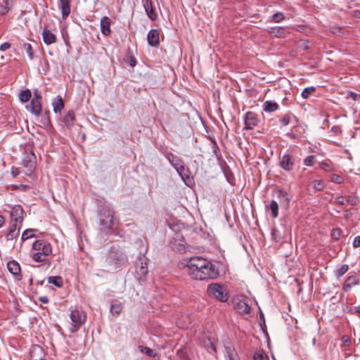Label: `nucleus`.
<instances>
[{
	"instance_id": "nucleus-1",
	"label": "nucleus",
	"mask_w": 360,
	"mask_h": 360,
	"mask_svg": "<svg viewBox=\"0 0 360 360\" xmlns=\"http://www.w3.org/2000/svg\"><path fill=\"white\" fill-rule=\"evenodd\" d=\"M187 274L195 280L215 279L219 271L209 260L201 257H193L186 262Z\"/></svg>"
},
{
	"instance_id": "nucleus-2",
	"label": "nucleus",
	"mask_w": 360,
	"mask_h": 360,
	"mask_svg": "<svg viewBox=\"0 0 360 360\" xmlns=\"http://www.w3.org/2000/svg\"><path fill=\"white\" fill-rule=\"evenodd\" d=\"M34 252L32 259L37 262H45L52 252V248L49 243L44 240H37L32 244Z\"/></svg>"
},
{
	"instance_id": "nucleus-3",
	"label": "nucleus",
	"mask_w": 360,
	"mask_h": 360,
	"mask_svg": "<svg viewBox=\"0 0 360 360\" xmlns=\"http://www.w3.org/2000/svg\"><path fill=\"white\" fill-rule=\"evenodd\" d=\"M207 293L210 297L221 302H226L229 297L227 290L224 286L218 283L210 284L207 286Z\"/></svg>"
},
{
	"instance_id": "nucleus-4",
	"label": "nucleus",
	"mask_w": 360,
	"mask_h": 360,
	"mask_svg": "<svg viewBox=\"0 0 360 360\" xmlns=\"http://www.w3.org/2000/svg\"><path fill=\"white\" fill-rule=\"evenodd\" d=\"M107 262L113 269L116 270L127 262V257L122 250L112 249L108 255Z\"/></svg>"
},
{
	"instance_id": "nucleus-5",
	"label": "nucleus",
	"mask_w": 360,
	"mask_h": 360,
	"mask_svg": "<svg viewBox=\"0 0 360 360\" xmlns=\"http://www.w3.org/2000/svg\"><path fill=\"white\" fill-rule=\"evenodd\" d=\"M101 224L107 229L113 225V212L110 209H104L101 213Z\"/></svg>"
},
{
	"instance_id": "nucleus-6",
	"label": "nucleus",
	"mask_w": 360,
	"mask_h": 360,
	"mask_svg": "<svg viewBox=\"0 0 360 360\" xmlns=\"http://www.w3.org/2000/svg\"><path fill=\"white\" fill-rule=\"evenodd\" d=\"M11 218V223H16L21 226L23 220V209L20 205H16L12 207Z\"/></svg>"
},
{
	"instance_id": "nucleus-7",
	"label": "nucleus",
	"mask_w": 360,
	"mask_h": 360,
	"mask_svg": "<svg viewBox=\"0 0 360 360\" xmlns=\"http://www.w3.org/2000/svg\"><path fill=\"white\" fill-rule=\"evenodd\" d=\"M86 316L77 309L72 311L70 319L73 323L75 330H77L85 321Z\"/></svg>"
},
{
	"instance_id": "nucleus-8",
	"label": "nucleus",
	"mask_w": 360,
	"mask_h": 360,
	"mask_svg": "<svg viewBox=\"0 0 360 360\" xmlns=\"http://www.w3.org/2000/svg\"><path fill=\"white\" fill-rule=\"evenodd\" d=\"M279 165L284 170L291 171L295 165V158L290 155H283L280 158Z\"/></svg>"
},
{
	"instance_id": "nucleus-9",
	"label": "nucleus",
	"mask_w": 360,
	"mask_h": 360,
	"mask_svg": "<svg viewBox=\"0 0 360 360\" xmlns=\"http://www.w3.org/2000/svg\"><path fill=\"white\" fill-rule=\"evenodd\" d=\"M41 96L35 92L30 105L31 112L37 116L41 112Z\"/></svg>"
},
{
	"instance_id": "nucleus-10",
	"label": "nucleus",
	"mask_w": 360,
	"mask_h": 360,
	"mask_svg": "<svg viewBox=\"0 0 360 360\" xmlns=\"http://www.w3.org/2000/svg\"><path fill=\"white\" fill-rule=\"evenodd\" d=\"M44 349L39 345H33L30 352V360H45Z\"/></svg>"
},
{
	"instance_id": "nucleus-11",
	"label": "nucleus",
	"mask_w": 360,
	"mask_h": 360,
	"mask_svg": "<svg viewBox=\"0 0 360 360\" xmlns=\"http://www.w3.org/2000/svg\"><path fill=\"white\" fill-rule=\"evenodd\" d=\"M143 6L148 17L151 20H155L157 19V13L153 8V4L152 0H141Z\"/></svg>"
},
{
	"instance_id": "nucleus-12",
	"label": "nucleus",
	"mask_w": 360,
	"mask_h": 360,
	"mask_svg": "<svg viewBox=\"0 0 360 360\" xmlns=\"http://www.w3.org/2000/svg\"><path fill=\"white\" fill-rule=\"evenodd\" d=\"M258 124V118L253 112H248L245 118V128L246 129H252Z\"/></svg>"
},
{
	"instance_id": "nucleus-13",
	"label": "nucleus",
	"mask_w": 360,
	"mask_h": 360,
	"mask_svg": "<svg viewBox=\"0 0 360 360\" xmlns=\"http://www.w3.org/2000/svg\"><path fill=\"white\" fill-rule=\"evenodd\" d=\"M234 309L240 314H247L250 312V307L244 300L236 299L234 300Z\"/></svg>"
},
{
	"instance_id": "nucleus-14",
	"label": "nucleus",
	"mask_w": 360,
	"mask_h": 360,
	"mask_svg": "<svg viewBox=\"0 0 360 360\" xmlns=\"http://www.w3.org/2000/svg\"><path fill=\"white\" fill-rule=\"evenodd\" d=\"M290 32V28L285 27H273L269 30V34L279 38L285 37Z\"/></svg>"
},
{
	"instance_id": "nucleus-15",
	"label": "nucleus",
	"mask_w": 360,
	"mask_h": 360,
	"mask_svg": "<svg viewBox=\"0 0 360 360\" xmlns=\"http://www.w3.org/2000/svg\"><path fill=\"white\" fill-rule=\"evenodd\" d=\"M20 225L17 224L16 223H11L8 232L6 235V238L7 240H11L18 237L19 235V232L20 230Z\"/></svg>"
},
{
	"instance_id": "nucleus-16",
	"label": "nucleus",
	"mask_w": 360,
	"mask_h": 360,
	"mask_svg": "<svg viewBox=\"0 0 360 360\" xmlns=\"http://www.w3.org/2000/svg\"><path fill=\"white\" fill-rule=\"evenodd\" d=\"M148 42L154 47H157L160 44V32L158 30L153 29L148 34Z\"/></svg>"
},
{
	"instance_id": "nucleus-17",
	"label": "nucleus",
	"mask_w": 360,
	"mask_h": 360,
	"mask_svg": "<svg viewBox=\"0 0 360 360\" xmlns=\"http://www.w3.org/2000/svg\"><path fill=\"white\" fill-rule=\"evenodd\" d=\"M358 202V199L356 197L348 195V196H339L335 199V202L340 205H355Z\"/></svg>"
},
{
	"instance_id": "nucleus-18",
	"label": "nucleus",
	"mask_w": 360,
	"mask_h": 360,
	"mask_svg": "<svg viewBox=\"0 0 360 360\" xmlns=\"http://www.w3.org/2000/svg\"><path fill=\"white\" fill-rule=\"evenodd\" d=\"M42 38L46 45L54 44L57 39L56 34L46 27L43 30Z\"/></svg>"
},
{
	"instance_id": "nucleus-19",
	"label": "nucleus",
	"mask_w": 360,
	"mask_h": 360,
	"mask_svg": "<svg viewBox=\"0 0 360 360\" xmlns=\"http://www.w3.org/2000/svg\"><path fill=\"white\" fill-rule=\"evenodd\" d=\"M148 272V259L143 258L141 259L140 266L136 269V274L139 276V279H142L147 276Z\"/></svg>"
},
{
	"instance_id": "nucleus-20",
	"label": "nucleus",
	"mask_w": 360,
	"mask_h": 360,
	"mask_svg": "<svg viewBox=\"0 0 360 360\" xmlns=\"http://www.w3.org/2000/svg\"><path fill=\"white\" fill-rule=\"evenodd\" d=\"M110 19L104 16L101 19V31L102 34L105 36H108L110 34Z\"/></svg>"
},
{
	"instance_id": "nucleus-21",
	"label": "nucleus",
	"mask_w": 360,
	"mask_h": 360,
	"mask_svg": "<svg viewBox=\"0 0 360 360\" xmlns=\"http://www.w3.org/2000/svg\"><path fill=\"white\" fill-rule=\"evenodd\" d=\"M59 8L62 11V18L65 20L70 13V0H60Z\"/></svg>"
},
{
	"instance_id": "nucleus-22",
	"label": "nucleus",
	"mask_w": 360,
	"mask_h": 360,
	"mask_svg": "<svg viewBox=\"0 0 360 360\" xmlns=\"http://www.w3.org/2000/svg\"><path fill=\"white\" fill-rule=\"evenodd\" d=\"M359 283V278L356 276H349L343 284V290L345 292L349 291L352 288Z\"/></svg>"
},
{
	"instance_id": "nucleus-23",
	"label": "nucleus",
	"mask_w": 360,
	"mask_h": 360,
	"mask_svg": "<svg viewBox=\"0 0 360 360\" xmlns=\"http://www.w3.org/2000/svg\"><path fill=\"white\" fill-rule=\"evenodd\" d=\"M202 343L208 352L216 353V347L214 346V339L210 337H206L203 339Z\"/></svg>"
},
{
	"instance_id": "nucleus-24",
	"label": "nucleus",
	"mask_w": 360,
	"mask_h": 360,
	"mask_svg": "<svg viewBox=\"0 0 360 360\" xmlns=\"http://www.w3.org/2000/svg\"><path fill=\"white\" fill-rule=\"evenodd\" d=\"M225 349L228 360H240L236 349L232 345H226Z\"/></svg>"
},
{
	"instance_id": "nucleus-25",
	"label": "nucleus",
	"mask_w": 360,
	"mask_h": 360,
	"mask_svg": "<svg viewBox=\"0 0 360 360\" xmlns=\"http://www.w3.org/2000/svg\"><path fill=\"white\" fill-rule=\"evenodd\" d=\"M75 120V113L73 111H69L64 116L63 122L65 126L68 128L72 127L74 125V122Z\"/></svg>"
},
{
	"instance_id": "nucleus-26",
	"label": "nucleus",
	"mask_w": 360,
	"mask_h": 360,
	"mask_svg": "<svg viewBox=\"0 0 360 360\" xmlns=\"http://www.w3.org/2000/svg\"><path fill=\"white\" fill-rule=\"evenodd\" d=\"M180 241L183 242V240H178L176 238H173V240H171L170 243H169L170 248L172 250H176L179 252L184 251L185 250L184 245L182 243H180Z\"/></svg>"
},
{
	"instance_id": "nucleus-27",
	"label": "nucleus",
	"mask_w": 360,
	"mask_h": 360,
	"mask_svg": "<svg viewBox=\"0 0 360 360\" xmlns=\"http://www.w3.org/2000/svg\"><path fill=\"white\" fill-rule=\"evenodd\" d=\"M263 108L265 112H271L278 109V105L276 102L266 101L264 102Z\"/></svg>"
},
{
	"instance_id": "nucleus-28",
	"label": "nucleus",
	"mask_w": 360,
	"mask_h": 360,
	"mask_svg": "<svg viewBox=\"0 0 360 360\" xmlns=\"http://www.w3.org/2000/svg\"><path fill=\"white\" fill-rule=\"evenodd\" d=\"M7 267L8 271L13 275H18L20 271V265L15 261H11L8 262Z\"/></svg>"
},
{
	"instance_id": "nucleus-29",
	"label": "nucleus",
	"mask_w": 360,
	"mask_h": 360,
	"mask_svg": "<svg viewBox=\"0 0 360 360\" xmlns=\"http://www.w3.org/2000/svg\"><path fill=\"white\" fill-rule=\"evenodd\" d=\"M166 157L169 162L171 163V165L175 168L178 165H179L181 163H182V161L181 159H179L178 157L175 156L172 153H168L166 155Z\"/></svg>"
},
{
	"instance_id": "nucleus-30",
	"label": "nucleus",
	"mask_w": 360,
	"mask_h": 360,
	"mask_svg": "<svg viewBox=\"0 0 360 360\" xmlns=\"http://www.w3.org/2000/svg\"><path fill=\"white\" fill-rule=\"evenodd\" d=\"M53 111L55 112H60L62 109L64 108L63 101L61 97L58 96L57 98L53 103Z\"/></svg>"
},
{
	"instance_id": "nucleus-31",
	"label": "nucleus",
	"mask_w": 360,
	"mask_h": 360,
	"mask_svg": "<svg viewBox=\"0 0 360 360\" xmlns=\"http://www.w3.org/2000/svg\"><path fill=\"white\" fill-rule=\"evenodd\" d=\"M278 198L281 204H283L285 206L288 205L290 198L285 191L281 190L279 191L278 193Z\"/></svg>"
},
{
	"instance_id": "nucleus-32",
	"label": "nucleus",
	"mask_w": 360,
	"mask_h": 360,
	"mask_svg": "<svg viewBox=\"0 0 360 360\" xmlns=\"http://www.w3.org/2000/svg\"><path fill=\"white\" fill-rule=\"evenodd\" d=\"M32 96L30 90L26 89L19 93V99L22 103L27 102Z\"/></svg>"
},
{
	"instance_id": "nucleus-33",
	"label": "nucleus",
	"mask_w": 360,
	"mask_h": 360,
	"mask_svg": "<svg viewBox=\"0 0 360 360\" xmlns=\"http://www.w3.org/2000/svg\"><path fill=\"white\" fill-rule=\"evenodd\" d=\"M269 209L271 211V214L274 218H276L278 216V205L275 200H271L269 205Z\"/></svg>"
},
{
	"instance_id": "nucleus-34",
	"label": "nucleus",
	"mask_w": 360,
	"mask_h": 360,
	"mask_svg": "<svg viewBox=\"0 0 360 360\" xmlns=\"http://www.w3.org/2000/svg\"><path fill=\"white\" fill-rule=\"evenodd\" d=\"M48 281L49 283H52L57 287L63 285V279L60 276H49Z\"/></svg>"
},
{
	"instance_id": "nucleus-35",
	"label": "nucleus",
	"mask_w": 360,
	"mask_h": 360,
	"mask_svg": "<svg viewBox=\"0 0 360 360\" xmlns=\"http://www.w3.org/2000/svg\"><path fill=\"white\" fill-rule=\"evenodd\" d=\"M122 306L120 303L111 304L110 311L115 316H118L122 311Z\"/></svg>"
},
{
	"instance_id": "nucleus-36",
	"label": "nucleus",
	"mask_w": 360,
	"mask_h": 360,
	"mask_svg": "<svg viewBox=\"0 0 360 360\" xmlns=\"http://www.w3.org/2000/svg\"><path fill=\"white\" fill-rule=\"evenodd\" d=\"M175 169L183 179H184L185 176L188 177V169L182 163L176 167Z\"/></svg>"
},
{
	"instance_id": "nucleus-37",
	"label": "nucleus",
	"mask_w": 360,
	"mask_h": 360,
	"mask_svg": "<svg viewBox=\"0 0 360 360\" xmlns=\"http://www.w3.org/2000/svg\"><path fill=\"white\" fill-rule=\"evenodd\" d=\"M13 0H3V11L1 12V15H4L7 13L11 8L13 6Z\"/></svg>"
},
{
	"instance_id": "nucleus-38",
	"label": "nucleus",
	"mask_w": 360,
	"mask_h": 360,
	"mask_svg": "<svg viewBox=\"0 0 360 360\" xmlns=\"http://www.w3.org/2000/svg\"><path fill=\"white\" fill-rule=\"evenodd\" d=\"M315 91L316 88L314 86L307 87L302 91L301 95L302 98L307 99Z\"/></svg>"
},
{
	"instance_id": "nucleus-39",
	"label": "nucleus",
	"mask_w": 360,
	"mask_h": 360,
	"mask_svg": "<svg viewBox=\"0 0 360 360\" xmlns=\"http://www.w3.org/2000/svg\"><path fill=\"white\" fill-rule=\"evenodd\" d=\"M139 349L142 353H144L150 357H155L157 355L153 349L147 347L140 346Z\"/></svg>"
},
{
	"instance_id": "nucleus-40",
	"label": "nucleus",
	"mask_w": 360,
	"mask_h": 360,
	"mask_svg": "<svg viewBox=\"0 0 360 360\" xmlns=\"http://www.w3.org/2000/svg\"><path fill=\"white\" fill-rule=\"evenodd\" d=\"M312 186L316 191H322L325 188V184L322 180H314L312 181Z\"/></svg>"
},
{
	"instance_id": "nucleus-41",
	"label": "nucleus",
	"mask_w": 360,
	"mask_h": 360,
	"mask_svg": "<svg viewBox=\"0 0 360 360\" xmlns=\"http://www.w3.org/2000/svg\"><path fill=\"white\" fill-rule=\"evenodd\" d=\"M349 269L347 264H342L335 272V275L338 278L343 276Z\"/></svg>"
},
{
	"instance_id": "nucleus-42",
	"label": "nucleus",
	"mask_w": 360,
	"mask_h": 360,
	"mask_svg": "<svg viewBox=\"0 0 360 360\" xmlns=\"http://www.w3.org/2000/svg\"><path fill=\"white\" fill-rule=\"evenodd\" d=\"M23 49L29 56L30 59H32L34 57V51L32 50V47L30 44L25 43L23 44Z\"/></svg>"
},
{
	"instance_id": "nucleus-43",
	"label": "nucleus",
	"mask_w": 360,
	"mask_h": 360,
	"mask_svg": "<svg viewBox=\"0 0 360 360\" xmlns=\"http://www.w3.org/2000/svg\"><path fill=\"white\" fill-rule=\"evenodd\" d=\"M34 229H27L23 231L21 236V240L25 241L27 240L28 238H30L34 236L32 234V232L34 231Z\"/></svg>"
},
{
	"instance_id": "nucleus-44",
	"label": "nucleus",
	"mask_w": 360,
	"mask_h": 360,
	"mask_svg": "<svg viewBox=\"0 0 360 360\" xmlns=\"http://www.w3.org/2000/svg\"><path fill=\"white\" fill-rule=\"evenodd\" d=\"M266 355L262 351L257 352L253 355V360H266Z\"/></svg>"
},
{
	"instance_id": "nucleus-45",
	"label": "nucleus",
	"mask_w": 360,
	"mask_h": 360,
	"mask_svg": "<svg viewBox=\"0 0 360 360\" xmlns=\"http://www.w3.org/2000/svg\"><path fill=\"white\" fill-rule=\"evenodd\" d=\"M315 162V156L309 155L304 160V164L307 166H312Z\"/></svg>"
},
{
	"instance_id": "nucleus-46",
	"label": "nucleus",
	"mask_w": 360,
	"mask_h": 360,
	"mask_svg": "<svg viewBox=\"0 0 360 360\" xmlns=\"http://www.w3.org/2000/svg\"><path fill=\"white\" fill-rule=\"evenodd\" d=\"M284 19V15L282 13H276L273 15V20L275 22H280Z\"/></svg>"
},
{
	"instance_id": "nucleus-47",
	"label": "nucleus",
	"mask_w": 360,
	"mask_h": 360,
	"mask_svg": "<svg viewBox=\"0 0 360 360\" xmlns=\"http://www.w3.org/2000/svg\"><path fill=\"white\" fill-rule=\"evenodd\" d=\"M330 179L332 181L335 182L337 184H342L343 182V178L338 174L331 175Z\"/></svg>"
},
{
	"instance_id": "nucleus-48",
	"label": "nucleus",
	"mask_w": 360,
	"mask_h": 360,
	"mask_svg": "<svg viewBox=\"0 0 360 360\" xmlns=\"http://www.w3.org/2000/svg\"><path fill=\"white\" fill-rule=\"evenodd\" d=\"M290 121V117L289 115H285L281 120V124L283 126H287Z\"/></svg>"
},
{
	"instance_id": "nucleus-49",
	"label": "nucleus",
	"mask_w": 360,
	"mask_h": 360,
	"mask_svg": "<svg viewBox=\"0 0 360 360\" xmlns=\"http://www.w3.org/2000/svg\"><path fill=\"white\" fill-rule=\"evenodd\" d=\"M347 97L352 98L354 101H360V94H356L353 91H349Z\"/></svg>"
},
{
	"instance_id": "nucleus-50",
	"label": "nucleus",
	"mask_w": 360,
	"mask_h": 360,
	"mask_svg": "<svg viewBox=\"0 0 360 360\" xmlns=\"http://www.w3.org/2000/svg\"><path fill=\"white\" fill-rule=\"evenodd\" d=\"M340 233H341L340 229H336L333 230L331 236L334 239L338 240V239H339Z\"/></svg>"
},
{
	"instance_id": "nucleus-51",
	"label": "nucleus",
	"mask_w": 360,
	"mask_h": 360,
	"mask_svg": "<svg viewBox=\"0 0 360 360\" xmlns=\"http://www.w3.org/2000/svg\"><path fill=\"white\" fill-rule=\"evenodd\" d=\"M331 132H333L335 135H338L340 134H341L342 132V130H341V128L339 126H333L331 129H330Z\"/></svg>"
},
{
	"instance_id": "nucleus-52",
	"label": "nucleus",
	"mask_w": 360,
	"mask_h": 360,
	"mask_svg": "<svg viewBox=\"0 0 360 360\" xmlns=\"http://www.w3.org/2000/svg\"><path fill=\"white\" fill-rule=\"evenodd\" d=\"M331 32L338 35H341L342 34V30L341 28H337V27H332Z\"/></svg>"
},
{
	"instance_id": "nucleus-53",
	"label": "nucleus",
	"mask_w": 360,
	"mask_h": 360,
	"mask_svg": "<svg viewBox=\"0 0 360 360\" xmlns=\"http://www.w3.org/2000/svg\"><path fill=\"white\" fill-rule=\"evenodd\" d=\"M321 167L324 169L325 171H330V165L328 162H322L321 165Z\"/></svg>"
},
{
	"instance_id": "nucleus-54",
	"label": "nucleus",
	"mask_w": 360,
	"mask_h": 360,
	"mask_svg": "<svg viewBox=\"0 0 360 360\" xmlns=\"http://www.w3.org/2000/svg\"><path fill=\"white\" fill-rule=\"evenodd\" d=\"M10 47H11L10 44L8 42H5L1 45L0 50L2 51H4L8 49Z\"/></svg>"
},
{
	"instance_id": "nucleus-55",
	"label": "nucleus",
	"mask_w": 360,
	"mask_h": 360,
	"mask_svg": "<svg viewBox=\"0 0 360 360\" xmlns=\"http://www.w3.org/2000/svg\"><path fill=\"white\" fill-rule=\"evenodd\" d=\"M353 246L354 248L360 247V236H356L353 241Z\"/></svg>"
},
{
	"instance_id": "nucleus-56",
	"label": "nucleus",
	"mask_w": 360,
	"mask_h": 360,
	"mask_svg": "<svg viewBox=\"0 0 360 360\" xmlns=\"http://www.w3.org/2000/svg\"><path fill=\"white\" fill-rule=\"evenodd\" d=\"M352 15L355 18H360V11L355 10L352 11Z\"/></svg>"
},
{
	"instance_id": "nucleus-57",
	"label": "nucleus",
	"mask_w": 360,
	"mask_h": 360,
	"mask_svg": "<svg viewBox=\"0 0 360 360\" xmlns=\"http://www.w3.org/2000/svg\"><path fill=\"white\" fill-rule=\"evenodd\" d=\"M177 325H178V326H179V328H188V327L189 323H188V324L181 323V319H179V320H178V321H177Z\"/></svg>"
},
{
	"instance_id": "nucleus-58",
	"label": "nucleus",
	"mask_w": 360,
	"mask_h": 360,
	"mask_svg": "<svg viewBox=\"0 0 360 360\" xmlns=\"http://www.w3.org/2000/svg\"><path fill=\"white\" fill-rule=\"evenodd\" d=\"M11 174L13 177H16L19 174V172L18 171V169L13 167L11 170Z\"/></svg>"
},
{
	"instance_id": "nucleus-59",
	"label": "nucleus",
	"mask_w": 360,
	"mask_h": 360,
	"mask_svg": "<svg viewBox=\"0 0 360 360\" xmlns=\"http://www.w3.org/2000/svg\"><path fill=\"white\" fill-rule=\"evenodd\" d=\"M39 301H41L43 303H48L49 301V298L47 297H46V296L40 297L39 298Z\"/></svg>"
},
{
	"instance_id": "nucleus-60",
	"label": "nucleus",
	"mask_w": 360,
	"mask_h": 360,
	"mask_svg": "<svg viewBox=\"0 0 360 360\" xmlns=\"http://www.w3.org/2000/svg\"><path fill=\"white\" fill-rule=\"evenodd\" d=\"M130 63V65H131V67H134V66L136 65V62L135 58H134L133 57H131V58H130V63Z\"/></svg>"
},
{
	"instance_id": "nucleus-61",
	"label": "nucleus",
	"mask_w": 360,
	"mask_h": 360,
	"mask_svg": "<svg viewBox=\"0 0 360 360\" xmlns=\"http://www.w3.org/2000/svg\"><path fill=\"white\" fill-rule=\"evenodd\" d=\"M5 223L4 217L0 215V227H1Z\"/></svg>"
},
{
	"instance_id": "nucleus-62",
	"label": "nucleus",
	"mask_w": 360,
	"mask_h": 360,
	"mask_svg": "<svg viewBox=\"0 0 360 360\" xmlns=\"http://www.w3.org/2000/svg\"><path fill=\"white\" fill-rule=\"evenodd\" d=\"M354 312H355V313L360 314V305H359V306H358V307H355V309H354Z\"/></svg>"
},
{
	"instance_id": "nucleus-63",
	"label": "nucleus",
	"mask_w": 360,
	"mask_h": 360,
	"mask_svg": "<svg viewBox=\"0 0 360 360\" xmlns=\"http://www.w3.org/2000/svg\"><path fill=\"white\" fill-rule=\"evenodd\" d=\"M20 186L23 188L24 191H26L29 188V186L27 185H20Z\"/></svg>"
},
{
	"instance_id": "nucleus-64",
	"label": "nucleus",
	"mask_w": 360,
	"mask_h": 360,
	"mask_svg": "<svg viewBox=\"0 0 360 360\" xmlns=\"http://www.w3.org/2000/svg\"><path fill=\"white\" fill-rule=\"evenodd\" d=\"M263 317H264L263 314H261L260 318H263Z\"/></svg>"
}]
</instances>
